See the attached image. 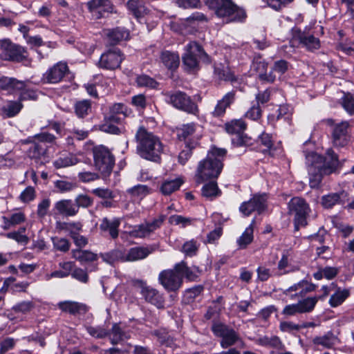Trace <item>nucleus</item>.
<instances>
[{
	"label": "nucleus",
	"instance_id": "40",
	"mask_svg": "<svg viewBox=\"0 0 354 354\" xmlns=\"http://www.w3.org/2000/svg\"><path fill=\"white\" fill-rule=\"evenodd\" d=\"M254 220H252L251 224L248 227L242 235L237 240V244L241 249L245 248L253 240V225Z\"/></svg>",
	"mask_w": 354,
	"mask_h": 354
},
{
	"label": "nucleus",
	"instance_id": "37",
	"mask_svg": "<svg viewBox=\"0 0 354 354\" xmlns=\"http://www.w3.org/2000/svg\"><path fill=\"white\" fill-rule=\"evenodd\" d=\"M175 268L180 273L182 278L185 277L189 281H195L198 277V270L197 268L195 269L196 271L192 270L187 266L185 261L176 264Z\"/></svg>",
	"mask_w": 354,
	"mask_h": 354
},
{
	"label": "nucleus",
	"instance_id": "2",
	"mask_svg": "<svg viewBox=\"0 0 354 354\" xmlns=\"http://www.w3.org/2000/svg\"><path fill=\"white\" fill-rule=\"evenodd\" d=\"M137 150L140 156L153 162L160 159L163 153L164 145L160 139L144 127H140L136 133Z\"/></svg>",
	"mask_w": 354,
	"mask_h": 354
},
{
	"label": "nucleus",
	"instance_id": "38",
	"mask_svg": "<svg viewBox=\"0 0 354 354\" xmlns=\"http://www.w3.org/2000/svg\"><path fill=\"white\" fill-rule=\"evenodd\" d=\"M350 292L347 289L337 288L328 301L330 306L335 308L341 305L348 297Z\"/></svg>",
	"mask_w": 354,
	"mask_h": 354
},
{
	"label": "nucleus",
	"instance_id": "14",
	"mask_svg": "<svg viewBox=\"0 0 354 354\" xmlns=\"http://www.w3.org/2000/svg\"><path fill=\"white\" fill-rule=\"evenodd\" d=\"M123 59V55L121 51L118 48L109 50L103 53L99 60V67L107 69L115 70L120 67Z\"/></svg>",
	"mask_w": 354,
	"mask_h": 354
},
{
	"label": "nucleus",
	"instance_id": "6",
	"mask_svg": "<svg viewBox=\"0 0 354 354\" xmlns=\"http://www.w3.org/2000/svg\"><path fill=\"white\" fill-rule=\"evenodd\" d=\"M200 61L209 63L210 59L199 44L190 41L185 47V53L183 55V64L188 70H196L198 68Z\"/></svg>",
	"mask_w": 354,
	"mask_h": 354
},
{
	"label": "nucleus",
	"instance_id": "33",
	"mask_svg": "<svg viewBox=\"0 0 354 354\" xmlns=\"http://www.w3.org/2000/svg\"><path fill=\"white\" fill-rule=\"evenodd\" d=\"M72 257L80 261L82 264L94 262L97 260V255L89 250H82L80 249L73 250L71 251Z\"/></svg>",
	"mask_w": 354,
	"mask_h": 354
},
{
	"label": "nucleus",
	"instance_id": "56",
	"mask_svg": "<svg viewBox=\"0 0 354 354\" xmlns=\"http://www.w3.org/2000/svg\"><path fill=\"white\" fill-rule=\"evenodd\" d=\"M279 329L283 333H292L300 330L299 324H295L292 322L283 321L279 324Z\"/></svg>",
	"mask_w": 354,
	"mask_h": 354
},
{
	"label": "nucleus",
	"instance_id": "36",
	"mask_svg": "<svg viewBox=\"0 0 354 354\" xmlns=\"http://www.w3.org/2000/svg\"><path fill=\"white\" fill-rule=\"evenodd\" d=\"M183 183L184 180L180 177L171 180H166L162 183L160 191L164 195H169L178 190Z\"/></svg>",
	"mask_w": 354,
	"mask_h": 354
},
{
	"label": "nucleus",
	"instance_id": "48",
	"mask_svg": "<svg viewBox=\"0 0 354 354\" xmlns=\"http://www.w3.org/2000/svg\"><path fill=\"white\" fill-rule=\"evenodd\" d=\"M199 243L196 241L192 239L186 241L181 249V252L187 257H193L197 254Z\"/></svg>",
	"mask_w": 354,
	"mask_h": 354
},
{
	"label": "nucleus",
	"instance_id": "52",
	"mask_svg": "<svg viewBox=\"0 0 354 354\" xmlns=\"http://www.w3.org/2000/svg\"><path fill=\"white\" fill-rule=\"evenodd\" d=\"M128 193L135 198H142L149 194L147 186L138 185L128 189Z\"/></svg>",
	"mask_w": 354,
	"mask_h": 354
},
{
	"label": "nucleus",
	"instance_id": "42",
	"mask_svg": "<svg viewBox=\"0 0 354 354\" xmlns=\"http://www.w3.org/2000/svg\"><path fill=\"white\" fill-rule=\"evenodd\" d=\"M3 228L7 230L9 229L11 226L19 225L23 223L25 221V215L21 212H17L13 213L10 215V217L3 216Z\"/></svg>",
	"mask_w": 354,
	"mask_h": 354
},
{
	"label": "nucleus",
	"instance_id": "62",
	"mask_svg": "<svg viewBox=\"0 0 354 354\" xmlns=\"http://www.w3.org/2000/svg\"><path fill=\"white\" fill-rule=\"evenodd\" d=\"M35 197V189L29 186L26 187L20 194L19 198L24 203H28L34 200Z\"/></svg>",
	"mask_w": 354,
	"mask_h": 354
},
{
	"label": "nucleus",
	"instance_id": "63",
	"mask_svg": "<svg viewBox=\"0 0 354 354\" xmlns=\"http://www.w3.org/2000/svg\"><path fill=\"white\" fill-rule=\"evenodd\" d=\"M71 276L73 278L82 283H86L88 281V276L86 270L80 268H75L71 273Z\"/></svg>",
	"mask_w": 354,
	"mask_h": 354
},
{
	"label": "nucleus",
	"instance_id": "31",
	"mask_svg": "<svg viewBox=\"0 0 354 354\" xmlns=\"http://www.w3.org/2000/svg\"><path fill=\"white\" fill-rule=\"evenodd\" d=\"M58 306L62 310L71 314L85 313L87 310L86 305L75 301H61L58 304Z\"/></svg>",
	"mask_w": 354,
	"mask_h": 354
},
{
	"label": "nucleus",
	"instance_id": "11",
	"mask_svg": "<svg viewBox=\"0 0 354 354\" xmlns=\"http://www.w3.org/2000/svg\"><path fill=\"white\" fill-rule=\"evenodd\" d=\"M167 101L176 109L196 115L198 113V106L185 93L177 91L167 95Z\"/></svg>",
	"mask_w": 354,
	"mask_h": 354
},
{
	"label": "nucleus",
	"instance_id": "41",
	"mask_svg": "<svg viewBox=\"0 0 354 354\" xmlns=\"http://www.w3.org/2000/svg\"><path fill=\"white\" fill-rule=\"evenodd\" d=\"M161 59L166 67L172 69L179 65V56L174 53L165 51L162 53Z\"/></svg>",
	"mask_w": 354,
	"mask_h": 354
},
{
	"label": "nucleus",
	"instance_id": "18",
	"mask_svg": "<svg viewBox=\"0 0 354 354\" xmlns=\"http://www.w3.org/2000/svg\"><path fill=\"white\" fill-rule=\"evenodd\" d=\"M315 288V284L306 280H301L286 289L283 294L289 295L290 299H294L296 297H304L307 293L314 291Z\"/></svg>",
	"mask_w": 354,
	"mask_h": 354
},
{
	"label": "nucleus",
	"instance_id": "8",
	"mask_svg": "<svg viewBox=\"0 0 354 354\" xmlns=\"http://www.w3.org/2000/svg\"><path fill=\"white\" fill-rule=\"evenodd\" d=\"M288 212L294 216L295 230L307 225V217L310 212L309 205L304 198L299 197L292 198L288 203Z\"/></svg>",
	"mask_w": 354,
	"mask_h": 354
},
{
	"label": "nucleus",
	"instance_id": "3",
	"mask_svg": "<svg viewBox=\"0 0 354 354\" xmlns=\"http://www.w3.org/2000/svg\"><path fill=\"white\" fill-rule=\"evenodd\" d=\"M225 154V149L213 148L207 158L199 162L195 176L196 182L201 184L208 179L217 178L222 171V161Z\"/></svg>",
	"mask_w": 354,
	"mask_h": 354
},
{
	"label": "nucleus",
	"instance_id": "1",
	"mask_svg": "<svg viewBox=\"0 0 354 354\" xmlns=\"http://www.w3.org/2000/svg\"><path fill=\"white\" fill-rule=\"evenodd\" d=\"M304 153L310 176L309 183L312 188L318 187L324 176L335 172L342 167L337 155L332 149L326 151L325 157L313 151Z\"/></svg>",
	"mask_w": 354,
	"mask_h": 354
},
{
	"label": "nucleus",
	"instance_id": "16",
	"mask_svg": "<svg viewBox=\"0 0 354 354\" xmlns=\"http://www.w3.org/2000/svg\"><path fill=\"white\" fill-rule=\"evenodd\" d=\"M266 194L255 195L250 201L243 202L241 205L239 210L245 216H249L254 211L261 213L266 208Z\"/></svg>",
	"mask_w": 354,
	"mask_h": 354
},
{
	"label": "nucleus",
	"instance_id": "17",
	"mask_svg": "<svg viewBox=\"0 0 354 354\" xmlns=\"http://www.w3.org/2000/svg\"><path fill=\"white\" fill-rule=\"evenodd\" d=\"M292 39L308 50H317L320 47V41L318 38L298 28L292 30Z\"/></svg>",
	"mask_w": 354,
	"mask_h": 354
},
{
	"label": "nucleus",
	"instance_id": "57",
	"mask_svg": "<svg viewBox=\"0 0 354 354\" xmlns=\"http://www.w3.org/2000/svg\"><path fill=\"white\" fill-rule=\"evenodd\" d=\"M261 342L266 346H269L277 349H281L283 347V344L277 336H272L271 337H265L261 339Z\"/></svg>",
	"mask_w": 354,
	"mask_h": 354
},
{
	"label": "nucleus",
	"instance_id": "58",
	"mask_svg": "<svg viewBox=\"0 0 354 354\" xmlns=\"http://www.w3.org/2000/svg\"><path fill=\"white\" fill-rule=\"evenodd\" d=\"M25 87H26V86ZM19 91L21 93L19 100L21 102L26 100H36L37 99V91L33 89L24 88L23 90Z\"/></svg>",
	"mask_w": 354,
	"mask_h": 354
},
{
	"label": "nucleus",
	"instance_id": "12",
	"mask_svg": "<svg viewBox=\"0 0 354 354\" xmlns=\"http://www.w3.org/2000/svg\"><path fill=\"white\" fill-rule=\"evenodd\" d=\"M158 280L161 285L168 291L178 290L183 283V279L175 268L174 270L162 271L159 274Z\"/></svg>",
	"mask_w": 354,
	"mask_h": 354
},
{
	"label": "nucleus",
	"instance_id": "34",
	"mask_svg": "<svg viewBox=\"0 0 354 354\" xmlns=\"http://www.w3.org/2000/svg\"><path fill=\"white\" fill-rule=\"evenodd\" d=\"M129 37V31L122 28H116L109 30L107 33L109 41L112 45H115L121 41L127 40Z\"/></svg>",
	"mask_w": 354,
	"mask_h": 354
},
{
	"label": "nucleus",
	"instance_id": "27",
	"mask_svg": "<svg viewBox=\"0 0 354 354\" xmlns=\"http://www.w3.org/2000/svg\"><path fill=\"white\" fill-rule=\"evenodd\" d=\"M25 86V82L0 75V90L15 92L17 90H23Z\"/></svg>",
	"mask_w": 354,
	"mask_h": 354
},
{
	"label": "nucleus",
	"instance_id": "46",
	"mask_svg": "<svg viewBox=\"0 0 354 354\" xmlns=\"http://www.w3.org/2000/svg\"><path fill=\"white\" fill-rule=\"evenodd\" d=\"M91 110V103L90 100H84L78 101L75 104V111L79 118H84L88 114Z\"/></svg>",
	"mask_w": 354,
	"mask_h": 354
},
{
	"label": "nucleus",
	"instance_id": "32",
	"mask_svg": "<svg viewBox=\"0 0 354 354\" xmlns=\"http://www.w3.org/2000/svg\"><path fill=\"white\" fill-rule=\"evenodd\" d=\"M195 131L196 127L194 124H184L181 128L178 129L177 136L179 140L185 141V144H186L187 141L192 142L196 140L198 142V138L193 136Z\"/></svg>",
	"mask_w": 354,
	"mask_h": 354
},
{
	"label": "nucleus",
	"instance_id": "24",
	"mask_svg": "<svg viewBox=\"0 0 354 354\" xmlns=\"http://www.w3.org/2000/svg\"><path fill=\"white\" fill-rule=\"evenodd\" d=\"M235 100V92L227 93L222 99L218 100L212 115L215 118H219L225 113L226 109L229 108Z\"/></svg>",
	"mask_w": 354,
	"mask_h": 354
},
{
	"label": "nucleus",
	"instance_id": "10",
	"mask_svg": "<svg viewBox=\"0 0 354 354\" xmlns=\"http://www.w3.org/2000/svg\"><path fill=\"white\" fill-rule=\"evenodd\" d=\"M212 330L216 336L222 338L221 346L223 348L233 346L240 339L239 334L232 328L221 322L213 324Z\"/></svg>",
	"mask_w": 354,
	"mask_h": 354
},
{
	"label": "nucleus",
	"instance_id": "61",
	"mask_svg": "<svg viewBox=\"0 0 354 354\" xmlns=\"http://www.w3.org/2000/svg\"><path fill=\"white\" fill-rule=\"evenodd\" d=\"M50 205V200L49 198L43 199L37 205V216L39 218H44L47 214Z\"/></svg>",
	"mask_w": 354,
	"mask_h": 354
},
{
	"label": "nucleus",
	"instance_id": "21",
	"mask_svg": "<svg viewBox=\"0 0 354 354\" xmlns=\"http://www.w3.org/2000/svg\"><path fill=\"white\" fill-rule=\"evenodd\" d=\"M349 123L346 121L337 124L332 133L333 143L335 147H342L348 141V129Z\"/></svg>",
	"mask_w": 354,
	"mask_h": 354
},
{
	"label": "nucleus",
	"instance_id": "5",
	"mask_svg": "<svg viewBox=\"0 0 354 354\" xmlns=\"http://www.w3.org/2000/svg\"><path fill=\"white\" fill-rule=\"evenodd\" d=\"M1 58L5 61L23 62L30 66L31 59L28 57L27 48L13 43L10 39H0Z\"/></svg>",
	"mask_w": 354,
	"mask_h": 354
},
{
	"label": "nucleus",
	"instance_id": "50",
	"mask_svg": "<svg viewBox=\"0 0 354 354\" xmlns=\"http://www.w3.org/2000/svg\"><path fill=\"white\" fill-rule=\"evenodd\" d=\"M101 256L105 262L112 264L118 260L123 261L124 254L119 250H115L110 252L102 254Z\"/></svg>",
	"mask_w": 354,
	"mask_h": 354
},
{
	"label": "nucleus",
	"instance_id": "9",
	"mask_svg": "<svg viewBox=\"0 0 354 354\" xmlns=\"http://www.w3.org/2000/svg\"><path fill=\"white\" fill-rule=\"evenodd\" d=\"M165 218V216L160 215L158 218H154L152 221H145L140 225H135L131 227L128 234L132 238H148L162 226Z\"/></svg>",
	"mask_w": 354,
	"mask_h": 354
},
{
	"label": "nucleus",
	"instance_id": "19",
	"mask_svg": "<svg viewBox=\"0 0 354 354\" xmlns=\"http://www.w3.org/2000/svg\"><path fill=\"white\" fill-rule=\"evenodd\" d=\"M68 71V67L65 62H59L50 68L43 76L44 82L50 84L59 82Z\"/></svg>",
	"mask_w": 354,
	"mask_h": 354
},
{
	"label": "nucleus",
	"instance_id": "47",
	"mask_svg": "<svg viewBox=\"0 0 354 354\" xmlns=\"http://www.w3.org/2000/svg\"><path fill=\"white\" fill-rule=\"evenodd\" d=\"M344 109L351 115H354V97L350 93H344L340 99Z\"/></svg>",
	"mask_w": 354,
	"mask_h": 354
},
{
	"label": "nucleus",
	"instance_id": "55",
	"mask_svg": "<svg viewBox=\"0 0 354 354\" xmlns=\"http://www.w3.org/2000/svg\"><path fill=\"white\" fill-rule=\"evenodd\" d=\"M86 331L93 337L96 338H104L109 335V331L101 326H86Z\"/></svg>",
	"mask_w": 354,
	"mask_h": 354
},
{
	"label": "nucleus",
	"instance_id": "44",
	"mask_svg": "<svg viewBox=\"0 0 354 354\" xmlns=\"http://www.w3.org/2000/svg\"><path fill=\"white\" fill-rule=\"evenodd\" d=\"M346 194L341 192L339 194H331L322 197V205L326 208H330L335 204L341 202L342 198H345Z\"/></svg>",
	"mask_w": 354,
	"mask_h": 354
},
{
	"label": "nucleus",
	"instance_id": "53",
	"mask_svg": "<svg viewBox=\"0 0 354 354\" xmlns=\"http://www.w3.org/2000/svg\"><path fill=\"white\" fill-rule=\"evenodd\" d=\"M203 290V287L202 286H195L185 290L184 299L188 303L192 302L196 297L201 295Z\"/></svg>",
	"mask_w": 354,
	"mask_h": 354
},
{
	"label": "nucleus",
	"instance_id": "35",
	"mask_svg": "<svg viewBox=\"0 0 354 354\" xmlns=\"http://www.w3.org/2000/svg\"><path fill=\"white\" fill-rule=\"evenodd\" d=\"M111 343L113 345L127 339L129 335L118 324H114L110 332H109Z\"/></svg>",
	"mask_w": 354,
	"mask_h": 354
},
{
	"label": "nucleus",
	"instance_id": "25",
	"mask_svg": "<svg viewBox=\"0 0 354 354\" xmlns=\"http://www.w3.org/2000/svg\"><path fill=\"white\" fill-rule=\"evenodd\" d=\"M54 209L57 214L65 216H74L77 214V206L68 199L60 200L55 203Z\"/></svg>",
	"mask_w": 354,
	"mask_h": 354
},
{
	"label": "nucleus",
	"instance_id": "13",
	"mask_svg": "<svg viewBox=\"0 0 354 354\" xmlns=\"http://www.w3.org/2000/svg\"><path fill=\"white\" fill-rule=\"evenodd\" d=\"M121 220L118 217H103L100 220V234L104 237L116 239L119 236Z\"/></svg>",
	"mask_w": 354,
	"mask_h": 354
},
{
	"label": "nucleus",
	"instance_id": "30",
	"mask_svg": "<svg viewBox=\"0 0 354 354\" xmlns=\"http://www.w3.org/2000/svg\"><path fill=\"white\" fill-rule=\"evenodd\" d=\"M78 162L77 158L70 153H64L56 158L53 162V165L57 169L64 168L76 165Z\"/></svg>",
	"mask_w": 354,
	"mask_h": 354
},
{
	"label": "nucleus",
	"instance_id": "45",
	"mask_svg": "<svg viewBox=\"0 0 354 354\" xmlns=\"http://www.w3.org/2000/svg\"><path fill=\"white\" fill-rule=\"evenodd\" d=\"M185 145V149H183L178 155V162L182 165L185 164L190 158L192 150L198 145V142L196 140L192 142L187 141Z\"/></svg>",
	"mask_w": 354,
	"mask_h": 354
},
{
	"label": "nucleus",
	"instance_id": "49",
	"mask_svg": "<svg viewBox=\"0 0 354 354\" xmlns=\"http://www.w3.org/2000/svg\"><path fill=\"white\" fill-rule=\"evenodd\" d=\"M136 83L138 86L155 88L158 85V82L147 75H140L136 77Z\"/></svg>",
	"mask_w": 354,
	"mask_h": 354
},
{
	"label": "nucleus",
	"instance_id": "59",
	"mask_svg": "<svg viewBox=\"0 0 354 354\" xmlns=\"http://www.w3.org/2000/svg\"><path fill=\"white\" fill-rule=\"evenodd\" d=\"M101 130L104 132L111 133V134H120L121 129L115 124L111 122L104 120V123L101 125Z\"/></svg>",
	"mask_w": 354,
	"mask_h": 354
},
{
	"label": "nucleus",
	"instance_id": "28",
	"mask_svg": "<svg viewBox=\"0 0 354 354\" xmlns=\"http://www.w3.org/2000/svg\"><path fill=\"white\" fill-rule=\"evenodd\" d=\"M128 10L137 19L143 17L149 12L145 6V0H129L127 3Z\"/></svg>",
	"mask_w": 354,
	"mask_h": 354
},
{
	"label": "nucleus",
	"instance_id": "60",
	"mask_svg": "<svg viewBox=\"0 0 354 354\" xmlns=\"http://www.w3.org/2000/svg\"><path fill=\"white\" fill-rule=\"evenodd\" d=\"M53 243L55 248L62 252H67L71 245L69 241L63 238H54L53 239Z\"/></svg>",
	"mask_w": 354,
	"mask_h": 354
},
{
	"label": "nucleus",
	"instance_id": "43",
	"mask_svg": "<svg viewBox=\"0 0 354 354\" xmlns=\"http://www.w3.org/2000/svg\"><path fill=\"white\" fill-rule=\"evenodd\" d=\"M319 301V297H308L306 299L299 300L297 304L300 308L301 313H310L315 308L317 301Z\"/></svg>",
	"mask_w": 354,
	"mask_h": 354
},
{
	"label": "nucleus",
	"instance_id": "51",
	"mask_svg": "<svg viewBox=\"0 0 354 354\" xmlns=\"http://www.w3.org/2000/svg\"><path fill=\"white\" fill-rule=\"evenodd\" d=\"M219 190L216 183L210 182L203 187L202 194L203 196L210 198L214 197L219 194Z\"/></svg>",
	"mask_w": 354,
	"mask_h": 354
},
{
	"label": "nucleus",
	"instance_id": "64",
	"mask_svg": "<svg viewBox=\"0 0 354 354\" xmlns=\"http://www.w3.org/2000/svg\"><path fill=\"white\" fill-rule=\"evenodd\" d=\"M33 308V304L31 301H24L19 302L12 307V310L16 313H26L29 312Z\"/></svg>",
	"mask_w": 354,
	"mask_h": 354
},
{
	"label": "nucleus",
	"instance_id": "29",
	"mask_svg": "<svg viewBox=\"0 0 354 354\" xmlns=\"http://www.w3.org/2000/svg\"><path fill=\"white\" fill-rule=\"evenodd\" d=\"M339 342V339L331 331H328L322 336L313 338V343L317 346H322L324 348L330 349Z\"/></svg>",
	"mask_w": 354,
	"mask_h": 354
},
{
	"label": "nucleus",
	"instance_id": "39",
	"mask_svg": "<svg viewBox=\"0 0 354 354\" xmlns=\"http://www.w3.org/2000/svg\"><path fill=\"white\" fill-rule=\"evenodd\" d=\"M23 104L18 99V101H8L3 106L1 110L8 118H12L17 115L21 109Z\"/></svg>",
	"mask_w": 354,
	"mask_h": 354
},
{
	"label": "nucleus",
	"instance_id": "26",
	"mask_svg": "<svg viewBox=\"0 0 354 354\" xmlns=\"http://www.w3.org/2000/svg\"><path fill=\"white\" fill-rule=\"evenodd\" d=\"M153 252L149 247H134L129 250L127 254H124L123 261H136L146 258Z\"/></svg>",
	"mask_w": 354,
	"mask_h": 354
},
{
	"label": "nucleus",
	"instance_id": "22",
	"mask_svg": "<svg viewBox=\"0 0 354 354\" xmlns=\"http://www.w3.org/2000/svg\"><path fill=\"white\" fill-rule=\"evenodd\" d=\"M88 6L97 18L103 17L106 13L112 12L113 9L111 0H91L88 3Z\"/></svg>",
	"mask_w": 354,
	"mask_h": 354
},
{
	"label": "nucleus",
	"instance_id": "20",
	"mask_svg": "<svg viewBox=\"0 0 354 354\" xmlns=\"http://www.w3.org/2000/svg\"><path fill=\"white\" fill-rule=\"evenodd\" d=\"M289 68V64L287 61L284 59H280L276 61L273 66L271 68V71L268 73H260L259 74V77L260 80L272 83L276 80V74L277 73L279 76L284 74Z\"/></svg>",
	"mask_w": 354,
	"mask_h": 354
},
{
	"label": "nucleus",
	"instance_id": "54",
	"mask_svg": "<svg viewBox=\"0 0 354 354\" xmlns=\"http://www.w3.org/2000/svg\"><path fill=\"white\" fill-rule=\"evenodd\" d=\"M75 205L77 206V212L79 208H87L92 205L93 199L86 194H79L75 199Z\"/></svg>",
	"mask_w": 354,
	"mask_h": 354
},
{
	"label": "nucleus",
	"instance_id": "23",
	"mask_svg": "<svg viewBox=\"0 0 354 354\" xmlns=\"http://www.w3.org/2000/svg\"><path fill=\"white\" fill-rule=\"evenodd\" d=\"M141 294L147 302L158 308H164V298L157 290L149 286L142 287Z\"/></svg>",
	"mask_w": 354,
	"mask_h": 354
},
{
	"label": "nucleus",
	"instance_id": "15",
	"mask_svg": "<svg viewBox=\"0 0 354 354\" xmlns=\"http://www.w3.org/2000/svg\"><path fill=\"white\" fill-rule=\"evenodd\" d=\"M246 128L245 122L242 120H234L225 124V129L228 133L236 135L232 139V144L235 146H242L248 144L246 137L241 135Z\"/></svg>",
	"mask_w": 354,
	"mask_h": 354
},
{
	"label": "nucleus",
	"instance_id": "4",
	"mask_svg": "<svg viewBox=\"0 0 354 354\" xmlns=\"http://www.w3.org/2000/svg\"><path fill=\"white\" fill-rule=\"evenodd\" d=\"M203 1L209 9L214 10L217 17L227 24L243 22L247 17L245 10L235 4L232 0H203Z\"/></svg>",
	"mask_w": 354,
	"mask_h": 354
},
{
	"label": "nucleus",
	"instance_id": "7",
	"mask_svg": "<svg viewBox=\"0 0 354 354\" xmlns=\"http://www.w3.org/2000/svg\"><path fill=\"white\" fill-rule=\"evenodd\" d=\"M95 168L103 177H107L111 173L115 165V158L110 150L103 146H96L93 149Z\"/></svg>",
	"mask_w": 354,
	"mask_h": 354
}]
</instances>
